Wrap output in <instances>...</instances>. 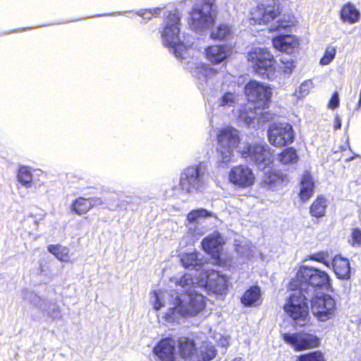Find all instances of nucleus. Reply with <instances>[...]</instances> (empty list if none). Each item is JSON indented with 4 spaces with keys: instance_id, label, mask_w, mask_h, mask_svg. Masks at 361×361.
<instances>
[{
    "instance_id": "nucleus-1",
    "label": "nucleus",
    "mask_w": 361,
    "mask_h": 361,
    "mask_svg": "<svg viewBox=\"0 0 361 361\" xmlns=\"http://www.w3.org/2000/svg\"><path fill=\"white\" fill-rule=\"evenodd\" d=\"M306 286H312L315 290H329L331 287L329 275L319 269L301 267L290 282L289 288L302 292Z\"/></svg>"
},
{
    "instance_id": "nucleus-2",
    "label": "nucleus",
    "mask_w": 361,
    "mask_h": 361,
    "mask_svg": "<svg viewBox=\"0 0 361 361\" xmlns=\"http://www.w3.org/2000/svg\"><path fill=\"white\" fill-rule=\"evenodd\" d=\"M216 152L221 164L229 163L233 152L239 147L241 139L239 131L231 126H225L218 130L216 135Z\"/></svg>"
},
{
    "instance_id": "nucleus-3",
    "label": "nucleus",
    "mask_w": 361,
    "mask_h": 361,
    "mask_svg": "<svg viewBox=\"0 0 361 361\" xmlns=\"http://www.w3.org/2000/svg\"><path fill=\"white\" fill-rule=\"evenodd\" d=\"M247 60L254 72L262 78L270 80L276 71V61L268 49L252 48L247 52Z\"/></svg>"
},
{
    "instance_id": "nucleus-4",
    "label": "nucleus",
    "mask_w": 361,
    "mask_h": 361,
    "mask_svg": "<svg viewBox=\"0 0 361 361\" xmlns=\"http://www.w3.org/2000/svg\"><path fill=\"white\" fill-rule=\"evenodd\" d=\"M180 18L176 12H169L166 16V25L164 27L161 37L165 47L173 49L175 56L183 59L187 48L183 42L180 41Z\"/></svg>"
},
{
    "instance_id": "nucleus-5",
    "label": "nucleus",
    "mask_w": 361,
    "mask_h": 361,
    "mask_svg": "<svg viewBox=\"0 0 361 361\" xmlns=\"http://www.w3.org/2000/svg\"><path fill=\"white\" fill-rule=\"evenodd\" d=\"M238 152L242 158L252 161L258 168L263 169L271 166L275 159L274 150L266 143L246 142Z\"/></svg>"
},
{
    "instance_id": "nucleus-6",
    "label": "nucleus",
    "mask_w": 361,
    "mask_h": 361,
    "mask_svg": "<svg viewBox=\"0 0 361 361\" xmlns=\"http://www.w3.org/2000/svg\"><path fill=\"white\" fill-rule=\"evenodd\" d=\"M282 11L279 0H261L250 10L247 20L252 25H267L279 17Z\"/></svg>"
},
{
    "instance_id": "nucleus-7",
    "label": "nucleus",
    "mask_w": 361,
    "mask_h": 361,
    "mask_svg": "<svg viewBox=\"0 0 361 361\" xmlns=\"http://www.w3.org/2000/svg\"><path fill=\"white\" fill-rule=\"evenodd\" d=\"M308 302V298L299 290L289 295L283 308L296 324L305 326L310 320Z\"/></svg>"
},
{
    "instance_id": "nucleus-8",
    "label": "nucleus",
    "mask_w": 361,
    "mask_h": 361,
    "mask_svg": "<svg viewBox=\"0 0 361 361\" xmlns=\"http://www.w3.org/2000/svg\"><path fill=\"white\" fill-rule=\"evenodd\" d=\"M187 295L188 296V301L186 303H183L180 298H176L174 307L171 308L165 315L166 321H173V314L176 311L181 316L188 317L195 316L205 308V298L203 295L195 291H188Z\"/></svg>"
},
{
    "instance_id": "nucleus-9",
    "label": "nucleus",
    "mask_w": 361,
    "mask_h": 361,
    "mask_svg": "<svg viewBox=\"0 0 361 361\" xmlns=\"http://www.w3.org/2000/svg\"><path fill=\"white\" fill-rule=\"evenodd\" d=\"M312 312L319 322H326L335 317L337 313L336 302L331 295L317 294L310 300Z\"/></svg>"
},
{
    "instance_id": "nucleus-10",
    "label": "nucleus",
    "mask_w": 361,
    "mask_h": 361,
    "mask_svg": "<svg viewBox=\"0 0 361 361\" xmlns=\"http://www.w3.org/2000/svg\"><path fill=\"white\" fill-rule=\"evenodd\" d=\"M282 338L295 352L316 349L321 345L319 336L303 331L293 334L284 333Z\"/></svg>"
},
{
    "instance_id": "nucleus-11",
    "label": "nucleus",
    "mask_w": 361,
    "mask_h": 361,
    "mask_svg": "<svg viewBox=\"0 0 361 361\" xmlns=\"http://www.w3.org/2000/svg\"><path fill=\"white\" fill-rule=\"evenodd\" d=\"M267 136L269 143L279 148L291 144L295 139L293 126L287 122L271 124L267 130Z\"/></svg>"
},
{
    "instance_id": "nucleus-12",
    "label": "nucleus",
    "mask_w": 361,
    "mask_h": 361,
    "mask_svg": "<svg viewBox=\"0 0 361 361\" xmlns=\"http://www.w3.org/2000/svg\"><path fill=\"white\" fill-rule=\"evenodd\" d=\"M212 4L207 0L193 7L189 13L188 23L190 28L197 31L213 24L215 16L211 13Z\"/></svg>"
},
{
    "instance_id": "nucleus-13",
    "label": "nucleus",
    "mask_w": 361,
    "mask_h": 361,
    "mask_svg": "<svg viewBox=\"0 0 361 361\" xmlns=\"http://www.w3.org/2000/svg\"><path fill=\"white\" fill-rule=\"evenodd\" d=\"M244 93L247 99L257 104L255 108L267 107L271 97V87L255 80H250L244 87Z\"/></svg>"
},
{
    "instance_id": "nucleus-14",
    "label": "nucleus",
    "mask_w": 361,
    "mask_h": 361,
    "mask_svg": "<svg viewBox=\"0 0 361 361\" xmlns=\"http://www.w3.org/2000/svg\"><path fill=\"white\" fill-rule=\"evenodd\" d=\"M228 180L239 188H247L254 185L256 178L251 168L245 164H238L231 169Z\"/></svg>"
},
{
    "instance_id": "nucleus-15",
    "label": "nucleus",
    "mask_w": 361,
    "mask_h": 361,
    "mask_svg": "<svg viewBox=\"0 0 361 361\" xmlns=\"http://www.w3.org/2000/svg\"><path fill=\"white\" fill-rule=\"evenodd\" d=\"M202 185V176L197 166H190L181 173L179 186L185 193L196 192Z\"/></svg>"
},
{
    "instance_id": "nucleus-16",
    "label": "nucleus",
    "mask_w": 361,
    "mask_h": 361,
    "mask_svg": "<svg viewBox=\"0 0 361 361\" xmlns=\"http://www.w3.org/2000/svg\"><path fill=\"white\" fill-rule=\"evenodd\" d=\"M176 341L171 337L161 338L153 348V353L159 361H176Z\"/></svg>"
},
{
    "instance_id": "nucleus-17",
    "label": "nucleus",
    "mask_w": 361,
    "mask_h": 361,
    "mask_svg": "<svg viewBox=\"0 0 361 361\" xmlns=\"http://www.w3.org/2000/svg\"><path fill=\"white\" fill-rule=\"evenodd\" d=\"M103 202L100 197H92L85 198L80 196L72 202L71 210L78 215H82L87 214L93 208L101 206Z\"/></svg>"
},
{
    "instance_id": "nucleus-18",
    "label": "nucleus",
    "mask_w": 361,
    "mask_h": 361,
    "mask_svg": "<svg viewBox=\"0 0 361 361\" xmlns=\"http://www.w3.org/2000/svg\"><path fill=\"white\" fill-rule=\"evenodd\" d=\"M178 353L185 361H192L197 353L195 340L188 336H180L176 341Z\"/></svg>"
},
{
    "instance_id": "nucleus-19",
    "label": "nucleus",
    "mask_w": 361,
    "mask_h": 361,
    "mask_svg": "<svg viewBox=\"0 0 361 361\" xmlns=\"http://www.w3.org/2000/svg\"><path fill=\"white\" fill-rule=\"evenodd\" d=\"M274 47L283 52L293 53L298 47L299 42L291 35H280L272 38Z\"/></svg>"
},
{
    "instance_id": "nucleus-20",
    "label": "nucleus",
    "mask_w": 361,
    "mask_h": 361,
    "mask_svg": "<svg viewBox=\"0 0 361 361\" xmlns=\"http://www.w3.org/2000/svg\"><path fill=\"white\" fill-rule=\"evenodd\" d=\"M203 250L211 255V257L215 260V264L219 266L224 265L225 261L220 256L219 247L221 242L218 237L207 236L203 238L202 241Z\"/></svg>"
},
{
    "instance_id": "nucleus-21",
    "label": "nucleus",
    "mask_w": 361,
    "mask_h": 361,
    "mask_svg": "<svg viewBox=\"0 0 361 361\" xmlns=\"http://www.w3.org/2000/svg\"><path fill=\"white\" fill-rule=\"evenodd\" d=\"M300 185L298 197L301 202H306L314 195L315 188L314 182L310 172L305 171L302 174Z\"/></svg>"
},
{
    "instance_id": "nucleus-22",
    "label": "nucleus",
    "mask_w": 361,
    "mask_h": 361,
    "mask_svg": "<svg viewBox=\"0 0 361 361\" xmlns=\"http://www.w3.org/2000/svg\"><path fill=\"white\" fill-rule=\"evenodd\" d=\"M332 268L338 279L348 280L350 278L351 268L347 258L341 255L334 256L332 259Z\"/></svg>"
},
{
    "instance_id": "nucleus-23",
    "label": "nucleus",
    "mask_w": 361,
    "mask_h": 361,
    "mask_svg": "<svg viewBox=\"0 0 361 361\" xmlns=\"http://www.w3.org/2000/svg\"><path fill=\"white\" fill-rule=\"evenodd\" d=\"M205 58L212 63L218 64L227 57V51L224 45L212 44L205 48Z\"/></svg>"
},
{
    "instance_id": "nucleus-24",
    "label": "nucleus",
    "mask_w": 361,
    "mask_h": 361,
    "mask_svg": "<svg viewBox=\"0 0 361 361\" xmlns=\"http://www.w3.org/2000/svg\"><path fill=\"white\" fill-rule=\"evenodd\" d=\"M327 207V199L322 195H318L309 207L310 215L319 220L326 216Z\"/></svg>"
},
{
    "instance_id": "nucleus-25",
    "label": "nucleus",
    "mask_w": 361,
    "mask_h": 361,
    "mask_svg": "<svg viewBox=\"0 0 361 361\" xmlns=\"http://www.w3.org/2000/svg\"><path fill=\"white\" fill-rule=\"evenodd\" d=\"M214 278H208L207 285L210 290L217 295L226 294L228 290V279L224 275L219 274L218 272L214 273Z\"/></svg>"
},
{
    "instance_id": "nucleus-26",
    "label": "nucleus",
    "mask_w": 361,
    "mask_h": 361,
    "mask_svg": "<svg viewBox=\"0 0 361 361\" xmlns=\"http://www.w3.org/2000/svg\"><path fill=\"white\" fill-rule=\"evenodd\" d=\"M341 20L343 23L353 24L359 21L360 13L350 2L343 4L339 11Z\"/></svg>"
},
{
    "instance_id": "nucleus-27",
    "label": "nucleus",
    "mask_w": 361,
    "mask_h": 361,
    "mask_svg": "<svg viewBox=\"0 0 361 361\" xmlns=\"http://www.w3.org/2000/svg\"><path fill=\"white\" fill-rule=\"evenodd\" d=\"M233 34L232 26L228 23H221L212 27L210 37L214 40L224 41L231 39Z\"/></svg>"
},
{
    "instance_id": "nucleus-28",
    "label": "nucleus",
    "mask_w": 361,
    "mask_h": 361,
    "mask_svg": "<svg viewBox=\"0 0 361 361\" xmlns=\"http://www.w3.org/2000/svg\"><path fill=\"white\" fill-rule=\"evenodd\" d=\"M261 298V290L257 285L250 286L240 297V302L245 307L256 306Z\"/></svg>"
},
{
    "instance_id": "nucleus-29",
    "label": "nucleus",
    "mask_w": 361,
    "mask_h": 361,
    "mask_svg": "<svg viewBox=\"0 0 361 361\" xmlns=\"http://www.w3.org/2000/svg\"><path fill=\"white\" fill-rule=\"evenodd\" d=\"M47 250L60 262H71V251L66 246L61 244H50L47 246Z\"/></svg>"
},
{
    "instance_id": "nucleus-30",
    "label": "nucleus",
    "mask_w": 361,
    "mask_h": 361,
    "mask_svg": "<svg viewBox=\"0 0 361 361\" xmlns=\"http://www.w3.org/2000/svg\"><path fill=\"white\" fill-rule=\"evenodd\" d=\"M277 159L281 165H291L298 161L299 156L295 148L288 147L277 154Z\"/></svg>"
},
{
    "instance_id": "nucleus-31",
    "label": "nucleus",
    "mask_w": 361,
    "mask_h": 361,
    "mask_svg": "<svg viewBox=\"0 0 361 361\" xmlns=\"http://www.w3.org/2000/svg\"><path fill=\"white\" fill-rule=\"evenodd\" d=\"M288 181V176L279 171H271L265 173L264 183L268 186L283 184Z\"/></svg>"
},
{
    "instance_id": "nucleus-32",
    "label": "nucleus",
    "mask_w": 361,
    "mask_h": 361,
    "mask_svg": "<svg viewBox=\"0 0 361 361\" xmlns=\"http://www.w3.org/2000/svg\"><path fill=\"white\" fill-rule=\"evenodd\" d=\"M18 180L25 187L29 188L32 183V174L29 167L21 166L17 173Z\"/></svg>"
},
{
    "instance_id": "nucleus-33",
    "label": "nucleus",
    "mask_w": 361,
    "mask_h": 361,
    "mask_svg": "<svg viewBox=\"0 0 361 361\" xmlns=\"http://www.w3.org/2000/svg\"><path fill=\"white\" fill-rule=\"evenodd\" d=\"M296 361H326L325 353L316 350L302 353L296 356Z\"/></svg>"
},
{
    "instance_id": "nucleus-34",
    "label": "nucleus",
    "mask_w": 361,
    "mask_h": 361,
    "mask_svg": "<svg viewBox=\"0 0 361 361\" xmlns=\"http://www.w3.org/2000/svg\"><path fill=\"white\" fill-rule=\"evenodd\" d=\"M217 72V70L206 63H201L196 67V76L200 80H207L209 78L214 76Z\"/></svg>"
},
{
    "instance_id": "nucleus-35",
    "label": "nucleus",
    "mask_w": 361,
    "mask_h": 361,
    "mask_svg": "<svg viewBox=\"0 0 361 361\" xmlns=\"http://www.w3.org/2000/svg\"><path fill=\"white\" fill-rule=\"evenodd\" d=\"M180 262L182 265L186 269L190 267L195 268L200 264L198 255L195 252L183 253L180 257Z\"/></svg>"
},
{
    "instance_id": "nucleus-36",
    "label": "nucleus",
    "mask_w": 361,
    "mask_h": 361,
    "mask_svg": "<svg viewBox=\"0 0 361 361\" xmlns=\"http://www.w3.org/2000/svg\"><path fill=\"white\" fill-rule=\"evenodd\" d=\"M293 26V23L290 20L279 19L276 24L272 25L269 30L271 32L276 31H287Z\"/></svg>"
},
{
    "instance_id": "nucleus-37",
    "label": "nucleus",
    "mask_w": 361,
    "mask_h": 361,
    "mask_svg": "<svg viewBox=\"0 0 361 361\" xmlns=\"http://www.w3.org/2000/svg\"><path fill=\"white\" fill-rule=\"evenodd\" d=\"M349 243L354 247H361V229L360 228L352 229Z\"/></svg>"
},
{
    "instance_id": "nucleus-38",
    "label": "nucleus",
    "mask_w": 361,
    "mask_h": 361,
    "mask_svg": "<svg viewBox=\"0 0 361 361\" xmlns=\"http://www.w3.org/2000/svg\"><path fill=\"white\" fill-rule=\"evenodd\" d=\"M336 49L334 47H327L323 56L320 59V63L322 65L329 64L335 57Z\"/></svg>"
},
{
    "instance_id": "nucleus-39",
    "label": "nucleus",
    "mask_w": 361,
    "mask_h": 361,
    "mask_svg": "<svg viewBox=\"0 0 361 361\" xmlns=\"http://www.w3.org/2000/svg\"><path fill=\"white\" fill-rule=\"evenodd\" d=\"M160 11L159 8L154 9H144L138 13V15L142 18L144 20H149L153 18H156L158 16V13Z\"/></svg>"
},
{
    "instance_id": "nucleus-40",
    "label": "nucleus",
    "mask_w": 361,
    "mask_h": 361,
    "mask_svg": "<svg viewBox=\"0 0 361 361\" xmlns=\"http://www.w3.org/2000/svg\"><path fill=\"white\" fill-rule=\"evenodd\" d=\"M281 73L284 75H290L295 68L293 61H281Z\"/></svg>"
},
{
    "instance_id": "nucleus-41",
    "label": "nucleus",
    "mask_w": 361,
    "mask_h": 361,
    "mask_svg": "<svg viewBox=\"0 0 361 361\" xmlns=\"http://www.w3.org/2000/svg\"><path fill=\"white\" fill-rule=\"evenodd\" d=\"M339 104H340V99H339L338 94L337 92H334L332 94V95L327 104V106L329 109H335L339 106Z\"/></svg>"
},
{
    "instance_id": "nucleus-42",
    "label": "nucleus",
    "mask_w": 361,
    "mask_h": 361,
    "mask_svg": "<svg viewBox=\"0 0 361 361\" xmlns=\"http://www.w3.org/2000/svg\"><path fill=\"white\" fill-rule=\"evenodd\" d=\"M234 102V96L232 93L225 92L221 98V105L226 106Z\"/></svg>"
},
{
    "instance_id": "nucleus-43",
    "label": "nucleus",
    "mask_w": 361,
    "mask_h": 361,
    "mask_svg": "<svg viewBox=\"0 0 361 361\" xmlns=\"http://www.w3.org/2000/svg\"><path fill=\"white\" fill-rule=\"evenodd\" d=\"M312 82L311 80H305L301 83L299 87V92L302 95L307 94L312 87Z\"/></svg>"
},
{
    "instance_id": "nucleus-44",
    "label": "nucleus",
    "mask_w": 361,
    "mask_h": 361,
    "mask_svg": "<svg viewBox=\"0 0 361 361\" xmlns=\"http://www.w3.org/2000/svg\"><path fill=\"white\" fill-rule=\"evenodd\" d=\"M191 283H192V279L191 278L190 274H186L183 275L177 282V283L182 287H185L190 284Z\"/></svg>"
},
{
    "instance_id": "nucleus-45",
    "label": "nucleus",
    "mask_w": 361,
    "mask_h": 361,
    "mask_svg": "<svg viewBox=\"0 0 361 361\" xmlns=\"http://www.w3.org/2000/svg\"><path fill=\"white\" fill-rule=\"evenodd\" d=\"M310 259L328 265V264L326 262V255L323 252L313 254L310 256Z\"/></svg>"
},
{
    "instance_id": "nucleus-46",
    "label": "nucleus",
    "mask_w": 361,
    "mask_h": 361,
    "mask_svg": "<svg viewBox=\"0 0 361 361\" xmlns=\"http://www.w3.org/2000/svg\"><path fill=\"white\" fill-rule=\"evenodd\" d=\"M198 219L199 216L197 209L192 210L187 215V219L190 223L196 221Z\"/></svg>"
},
{
    "instance_id": "nucleus-47",
    "label": "nucleus",
    "mask_w": 361,
    "mask_h": 361,
    "mask_svg": "<svg viewBox=\"0 0 361 361\" xmlns=\"http://www.w3.org/2000/svg\"><path fill=\"white\" fill-rule=\"evenodd\" d=\"M197 212L198 213L199 218H208L213 216L211 212H209L205 209H197Z\"/></svg>"
},
{
    "instance_id": "nucleus-48",
    "label": "nucleus",
    "mask_w": 361,
    "mask_h": 361,
    "mask_svg": "<svg viewBox=\"0 0 361 361\" xmlns=\"http://www.w3.org/2000/svg\"><path fill=\"white\" fill-rule=\"evenodd\" d=\"M341 126H342L341 118L338 114H336L334 116V129L335 130H340L341 128Z\"/></svg>"
},
{
    "instance_id": "nucleus-49",
    "label": "nucleus",
    "mask_w": 361,
    "mask_h": 361,
    "mask_svg": "<svg viewBox=\"0 0 361 361\" xmlns=\"http://www.w3.org/2000/svg\"><path fill=\"white\" fill-rule=\"evenodd\" d=\"M155 296H156V299H155V301L154 302V308L156 310H159L163 306V305L161 302V301H160V300L159 298L158 294L157 293H155Z\"/></svg>"
},
{
    "instance_id": "nucleus-50",
    "label": "nucleus",
    "mask_w": 361,
    "mask_h": 361,
    "mask_svg": "<svg viewBox=\"0 0 361 361\" xmlns=\"http://www.w3.org/2000/svg\"><path fill=\"white\" fill-rule=\"evenodd\" d=\"M358 106H361V89H360V92L359 100H358Z\"/></svg>"
},
{
    "instance_id": "nucleus-51",
    "label": "nucleus",
    "mask_w": 361,
    "mask_h": 361,
    "mask_svg": "<svg viewBox=\"0 0 361 361\" xmlns=\"http://www.w3.org/2000/svg\"><path fill=\"white\" fill-rule=\"evenodd\" d=\"M232 361H243V360L241 357H235Z\"/></svg>"
}]
</instances>
